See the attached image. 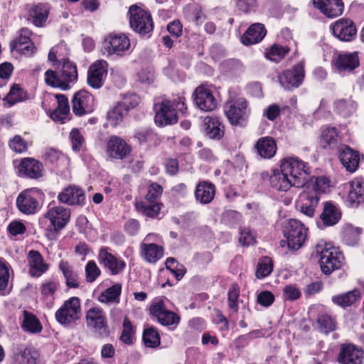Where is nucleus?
<instances>
[{"mask_svg":"<svg viewBox=\"0 0 364 364\" xmlns=\"http://www.w3.org/2000/svg\"><path fill=\"white\" fill-rule=\"evenodd\" d=\"M315 251L318 257L321 269L326 275L341 268L344 263L343 253L338 247L333 246L331 243L321 241L316 245Z\"/></svg>","mask_w":364,"mask_h":364,"instance_id":"nucleus-1","label":"nucleus"},{"mask_svg":"<svg viewBox=\"0 0 364 364\" xmlns=\"http://www.w3.org/2000/svg\"><path fill=\"white\" fill-rule=\"evenodd\" d=\"M61 66L59 73L51 70H47L45 73V82L49 86L67 90L70 89V83H75L77 80V66L67 58L63 60Z\"/></svg>","mask_w":364,"mask_h":364,"instance_id":"nucleus-2","label":"nucleus"},{"mask_svg":"<svg viewBox=\"0 0 364 364\" xmlns=\"http://www.w3.org/2000/svg\"><path fill=\"white\" fill-rule=\"evenodd\" d=\"M224 114L232 126L244 127L247 124L251 109L245 97H230L224 105Z\"/></svg>","mask_w":364,"mask_h":364,"instance_id":"nucleus-3","label":"nucleus"},{"mask_svg":"<svg viewBox=\"0 0 364 364\" xmlns=\"http://www.w3.org/2000/svg\"><path fill=\"white\" fill-rule=\"evenodd\" d=\"M281 168L289 176L294 187H303L311 173L308 164L297 157H287L281 162Z\"/></svg>","mask_w":364,"mask_h":364,"instance_id":"nucleus-4","label":"nucleus"},{"mask_svg":"<svg viewBox=\"0 0 364 364\" xmlns=\"http://www.w3.org/2000/svg\"><path fill=\"white\" fill-rule=\"evenodd\" d=\"M45 218L50 223V228L46 230V236L55 239L58 232L63 230L70 219V210L62 205L49 204Z\"/></svg>","mask_w":364,"mask_h":364,"instance_id":"nucleus-5","label":"nucleus"},{"mask_svg":"<svg viewBox=\"0 0 364 364\" xmlns=\"http://www.w3.org/2000/svg\"><path fill=\"white\" fill-rule=\"evenodd\" d=\"M80 300L77 296H72L65 301L63 304L55 314L56 321L61 325L70 327L76 323L80 318Z\"/></svg>","mask_w":364,"mask_h":364,"instance_id":"nucleus-6","label":"nucleus"},{"mask_svg":"<svg viewBox=\"0 0 364 364\" xmlns=\"http://www.w3.org/2000/svg\"><path fill=\"white\" fill-rule=\"evenodd\" d=\"M308 229L296 219H290L284 230L289 249L297 250L304 244L307 238Z\"/></svg>","mask_w":364,"mask_h":364,"instance_id":"nucleus-7","label":"nucleus"},{"mask_svg":"<svg viewBox=\"0 0 364 364\" xmlns=\"http://www.w3.org/2000/svg\"><path fill=\"white\" fill-rule=\"evenodd\" d=\"M130 40L124 33H111L102 41V52L107 56L122 57L130 48Z\"/></svg>","mask_w":364,"mask_h":364,"instance_id":"nucleus-8","label":"nucleus"},{"mask_svg":"<svg viewBox=\"0 0 364 364\" xmlns=\"http://www.w3.org/2000/svg\"><path fill=\"white\" fill-rule=\"evenodd\" d=\"M129 24L135 32L145 35L152 31L154 23L151 14L146 11L132 5L129 7Z\"/></svg>","mask_w":364,"mask_h":364,"instance_id":"nucleus-9","label":"nucleus"},{"mask_svg":"<svg viewBox=\"0 0 364 364\" xmlns=\"http://www.w3.org/2000/svg\"><path fill=\"white\" fill-rule=\"evenodd\" d=\"M87 326L92 329L99 338H106L109 335L105 312L100 307H92L85 315Z\"/></svg>","mask_w":364,"mask_h":364,"instance_id":"nucleus-10","label":"nucleus"},{"mask_svg":"<svg viewBox=\"0 0 364 364\" xmlns=\"http://www.w3.org/2000/svg\"><path fill=\"white\" fill-rule=\"evenodd\" d=\"M43 193L38 188L26 189L19 193L16 198V207L25 215L35 214L39 208V200Z\"/></svg>","mask_w":364,"mask_h":364,"instance_id":"nucleus-11","label":"nucleus"},{"mask_svg":"<svg viewBox=\"0 0 364 364\" xmlns=\"http://www.w3.org/2000/svg\"><path fill=\"white\" fill-rule=\"evenodd\" d=\"M150 314L162 326H176L181 321L178 314L168 310L161 299H155L149 308Z\"/></svg>","mask_w":364,"mask_h":364,"instance_id":"nucleus-12","label":"nucleus"},{"mask_svg":"<svg viewBox=\"0 0 364 364\" xmlns=\"http://www.w3.org/2000/svg\"><path fill=\"white\" fill-rule=\"evenodd\" d=\"M193 97L195 105L202 112H212L218 107V100L213 91L205 85L197 87Z\"/></svg>","mask_w":364,"mask_h":364,"instance_id":"nucleus-13","label":"nucleus"},{"mask_svg":"<svg viewBox=\"0 0 364 364\" xmlns=\"http://www.w3.org/2000/svg\"><path fill=\"white\" fill-rule=\"evenodd\" d=\"M99 263L107 269L112 275H117L124 271L126 267L125 262L120 257L110 252L107 247H102L99 250L97 256Z\"/></svg>","mask_w":364,"mask_h":364,"instance_id":"nucleus-14","label":"nucleus"},{"mask_svg":"<svg viewBox=\"0 0 364 364\" xmlns=\"http://www.w3.org/2000/svg\"><path fill=\"white\" fill-rule=\"evenodd\" d=\"M156 110L155 123L159 127L173 124L178 122V116L172 101L164 100L160 104L154 106Z\"/></svg>","mask_w":364,"mask_h":364,"instance_id":"nucleus-15","label":"nucleus"},{"mask_svg":"<svg viewBox=\"0 0 364 364\" xmlns=\"http://www.w3.org/2000/svg\"><path fill=\"white\" fill-rule=\"evenodd\" d=\"M330 28L333 36L341 41H352L356 37V26L349 18H341L337 20L331 25Z\"/></svg>","mask_w":364,"mask_h":364,"instance_id":"nucleus-16","label":"nucleus"},{"mask_svg":"<svg viewBox=\"0 0 364 364\" xmlns=\"http://www.w3.org/2000/svg\"><path fill=\"white\" fill-rule=\"evenodd\" d=\"M108 63L105 60L94 62L87 71V82L93 89H100L104 85L108 73Z\"/></svg>","mask_w":364,"mask_h":364,"instance_id":"nucleus-17","label":"nucleus"},{"mask_svg":"<svg viewBox=\"0 0 364 364\" xmlns=\"http://www.w3.org/2000/svg\"><path fill=\"white\" fill-rule=\"evenodd\" d=\"M320 197L316 191L304 188L296 201V207L304 215L313 218Z\"/></svg>","mask_w":364,"mask_h":364,"instance_id":"nucleus-18","label":"nucleus"},{"mask_svg":"<svg viewBox=\"0 0 364 364\" xmlns=\"http://www.w3.org/2000/svg\"><path fill=\"white\" fill-rule=\"evenodd\" d=\"M73 112L77 116L91 113L94 110V97L87 90L77 92L72 100Z\"/></svg>","mask_w":364,"mask_h":364,"instance_id":"nucleus-19","label":"nucleus"},{"mask_svg":"<svg viewBox=\"0 0 364 364\" xmlns=\"http://www.w3.org/2000/svg\"><path fill=\"white\" fill-rule=\"evenodd\" d=\"M304 77V65L303 63H299L292 70L284 71L279 77V80L284 89L290 90L299 87Z\"/></svg>","mask_w":364,"mask_h":364,"instance_id":"nucleus-20","label":"nucleus"},{"mask_svg":"<svg viewBox=\"0 0 364 364\" xmlns=\"http://www.w3.org/2000/svg\"><path fill=\"white\" fill-rule=\"evenodd\" d=\"M131 151V146L119 136H112L107 141L106 153L111 159L123 160L130 154Z\"/></svg>","mask_w":364,"mask_h":364,"instance_id":"nucleus-21","label":"nucleus"},{"mask_svg":"<svg viewBox=\"0 0 364 364\" xmlns=\"http://www.w3.org/2000/svg\"><path fill=\"white\" fill-rule=\"evenodd\" d=\"M19 176L38 179L43 176L44 168L41 162L33 158L23 159L17 166Z\"/></svg>","mask_w":364,"mask_h":364,"instance_id":"nucleus-22","label":"nucleus"},{"mask_svg":"<svg viewBox=\"0 0 364 364\" xmlns=\"http://www.w3.org/2000/svg\"><path fill=\"white\" fill-rule=\"evenodd\" d=\"M32 32L27 28H23L20 30L18 37L10 43L11 49L16 50L17 52L31 56L35 52V46L31 40Z\"/></svg>","mask_w":364,"mask_h":364,"instance_id":"nucleus-23","label":"nucleus"},{"mask_svg":"<svg viewBox=\"0 0 364 364\" xmlns=\"http://www.w3.org/2000/svg\"><path fill=\"white\" fill-rule=\"evenodd\" d=\"M363 351L361 348L352 343H344L341 346L338 355L340 364H362Z\"/></svg>","mask_w":364,"mask_h":364,"instance_id":"nucleus-24","label":"nucleus"},{"mask_svg":"<svg viewBox=\"0 0 364 364\" xmlns=\"http://www.w3.org/2000/svg\"><path fill=\"white\" fill-rule=\"evenodd\" d=\"M261 176L264 180L266 178H268L271 187L279 191H287L294 186L289 176L281 168L280 170H272L271 174L268 172H262Z\"/></svg>","mask_w":364,"mask_h":364,"instance_id":"nucleus-25","label":"nucleus"},{"mask_svg":"<svg viewBox=\"0 0 364 364\" xmlns=\"http://www.w3.org/2000/svg\"><path fill=\"white\" fill-rule=\"evenodd\" d=\"M334 65L340 73L353 72L360 65L358 52L339 53L335 60Z\"/></svg>","mask_w":364,"mask_h":364,"instance_id":"nucleus-26","label":"nucleus"},{"mask_svg":"<svg viewBox=\"0 0 364 364\" xmlns=\"http://www.w3.org/2000/svg\"><path fill=\"white\" fill-rule=\"evenodd\" d=\"M60 202L70 205H83L85 202L84 191L77 186H70L58 196Z\"/></svg>","mask_w":364,"mask_h":364,"instance_id":"nucleus-27","label":"nucleus"},{"mask_svg":"<svg viewBox=\"0 0 364 364\" xmlns=\"http://www.w3.org/2000/svg\"><path fill=\"white\" fill-rule=\"evenodd\" d=\"M313 5L328 18H336L343 12L342 0H312Z\"/></svg>","mask_w":364,"mask_h":364,"instance_id":"nucleus-28","label":"nucleus"},{"mask_svg":"<svg viewBox=\"0 0 364 364\" xmlns=\"http://www.w3.org/2000/svg\"><path fill=\"white\" fill-rule=\"evenodd\" d=\"M254 149L257 154L264 159H270L277 153V146L275 139L272 136H262L256 141Z\"/></svg>","mask_w":364,"mask_h":364,"instance_id":"nucleus-29","label":"nucleus"},{"mask_svg":"<svg viewBox=\"0 0 364 364\" xmlns=\"http://www.w3.org/2000/svg\"><path fill=\"white\" fill-rule=\"evenodd\" d=\"M346 202L350 208H357L364 203V181L362 179L355 178L350 182Z\"/></svg>","mask_w":364,"mask_h":364,"instance_id":"nucleus-30","label":"nucleus"},{"mask_svg":"<svg viewBox=\"0 0 364 364\" xmlns=\"http://www.w3.org/2000/svg\"><path fill=\"white\" fill-rule=\"evenodd\" d=\"M28 259L31 276L39 277L48 270L49 265L44 261L43 256L38 251H29Z\"/></svg>","mask_w":364,"mask_h":364,"instance_id":"nucleus-31","label":"nucleus"},{"mask_svg":"<svg viewBox=\"0 0 364 364\" xmlns=\"http://www.w3.org/2000/svg\"><path fill=\"white\" fill-rule=\"evenodd\" d=\"M339 159L348 172L353 173L358 168L360 162L359 152L348 146H345L340 150Z\"/></svg>","mask_w":364,"mask_h":364,"instance_id":"nucleus-32","label":"nucleus"},{"mask_svg":"<svg viewBox=\"0 0 364 364\" xmlns=\"http://www.w3.org/2000/svg\"><path fill=\"white\" fill-rule=\"evenodd\" d=\"M215 192L216 188L213 183L206 181H200L195 190V198L200 204H209L214 199Z\"/></svg>","mask_w":364,"mask_h":364,"instance_id":"nucleus-33","label":"nucleus"},{"mask_svg":"<svg viewBox=\"0 0 364 364\" xmlns=\"http://www.w3.org/2000/svg\"><path fill=\"white\" fill-rule=\"evenodd\" d=\"M266 34L264 26L260 23H255L252 24L242 35L241 41L245 46L256 44L260 42Z\"/></svg>","mask_w":364,"mask_h":364,"instance_id":"nucleus-34","label":"nucleus"},{"mask_svg":"<svg viewBox=\"0 0 364 364\" xmlns=\"http://www.w3.org/2000/svg\"><path fill=\"white\" fill-rule=\"evenodd\" d=\"M164 247L161 245L140 243L139 253L141 258L149 263L154 264L164 256Z\"/></svg>","mask_w":364,"mask_h":364,"instance_id":"nucleus-35","label":"nucleus"},{"mask_svg":"<svg viewBox=\"0 0 364 364\" xmlns=\"http://www.w3.org/2000/svg\"><path fill=\"white\" fill-rule=\"evenodd\" d=\"M49 14L47 4L39 3L31 6L28 11V20L36 27H41L46 23Z\"/></svg>","mask_w":364,"mask_h":364,"instance_id":"nucleus-36","label":"nucleus"},{"mask_svg":"<svg viewBox=\"0 0 364 364\" xmlns=\"http://www.w3.org/2000/svg\"><path fill=\"white\" fill-rule=\"evenodd\" d=\"M136 210L149 218H157L163 207L162 203L149 202L146 200H141L135 203Z\"/></svg>","mask_w":364,"mask_h":364,"instance_id":"nucleus-37","label":"nucleus"},{"mask_svg":"<svg viewBox=\"0 0 364 364\" xmlns=\"http://www.w3.org/2000/svg\"><path fill=\"white\" fill-rule=\"evenodd\" d=\"M58 268L61 271L65 282V285L70 289H77L80 287V277L74 271L73 267L66 260L59 262Z\"/></svg>","mask_w":364,"mask_h":364,"instance_id":"nucleus-38","label":"nucleus"},{"mask_svg":"<svg viewBox=\"0 0 364 364\" xmlns=\"http://www.w3.org/2000/svg\"><path fill=\"white\" fill-rule=\"evenodd\" d=\"M21 326L25 332L31 334L40 333L43 330L42 324L36 316L26 310L23 311Z\"/></svg>","mask_w":364,"mask_h":364,"instance_id":"nucleus-39","label":"nucleus"},{"mask_svg":"<svg viewBox=\"0 0 364 364\" xmlns=\"http://www.w3.org/2000/svg\"><path fill=\"white\" fill-rule=\"evenodd\" d=\"M28 98L26 90L21 87L18 84H13L9 93L4 97V105L8 107L26 100Z\"/></svg>","mask_w":364,"mask_h":364,"instance_id":"nucleus-40","label":"nucleus"},{"mask_svg":"<svg viewBox=\"0 0 364 364\" xmlns=\"http://www.w3.org/2000/svg\"><path fill=\"white\" fill-rule=\"evenodd\" d=\"M207 136L213 139H220L224 134L223 126L217 117H206L203 120Z\"/></svg>","mask_w":364,"mask_h":364,"instance_id":"nucleus-41","label":"nucleus"},{"mask_svg":"<svg viewBox=\"0 0 364 364\" xmlns=\"http://www.w3.org/2000/svg\"><path fill=\"white\" fill-rule=\"evenodd\" d=\"M55 98L58 106L51 113V118L60 123H65L70 113L68 100L64 95H56Z\"/></svg>","mask_w":364,"mask_h":364,"instance_id":"nucleus-42","label":"nucleus"},{"mask_svg":"<svg viewBox=\"0 0 364 364\" xmlns=\"http://www.w3.org/2000/svg\"><path fill=\"white\" fill-rule=\"evenodd\" d=\"M341 215L338 208L333 203L327 202L324 205L321 219L325 226H332L338 223Z\"/></svg>","mask_w":364,"mask_h":364,"instance_id":"nucleus-43","label":"nucleus"},{"mask_svg":"<svg viewBox=\"0 0 364 364\" xmlns=\"http://www.w3.org/2000/svg\"><path fill=\"white\" fill-rule=\"evenodd\" d=\"M360 298V293L358 289H354L344 294L333 296L332 302L342 308L350 306Z\"/></svg>","mask_w":364,"mask_h":364,"instance_id":"nucleus-44","label":"nucleus"},{"mask_svg":"<svg viewBox=\"0 0 364 364\" xmlns=\"http://www.w3.org/2000/svg\"><path fill=\"white\" fill-rule=\"evenodd\" d=\"M122 293L121 284L117 283L102 292L99 296V301L104 304H119Z\"/></svg>","mask_w":364,"mask_h":364,"instance_id":"nucleus-45","label":"nucleus"},{"mask_svg":"<svg viewBox=\"0 0 364 364\" xmlns=\"http://www.w3.org/2000/svg\"><path fill=\"white\" fill-rule=\"evenodd\" d=\"M363 233L361 228H356L352 225H346L342 233V239L345 244L354 246L358 244L360 235Z\"/></svg>","mask_w":364,"mask_h":364,"instance_id":"nucleus-46","label":"nucleus"},{"mask_svg":"<svg viewBox=\"0 0 364 364\" xmlns=\"http://www.w3.org/2000/svg\"><path fill=\"white\" fill-rule=\"evenodd\" d=\"M356 104L351 99H340L334 102V111L338 114L347 117L355 112Z\"/></svg>","mask_w":364,"mask_h":364,"instance_id":"nucleus-47","label":"nucleus"},{"mask_svg":"<svg viewBox=\"0 0 364 364\" xmlns=\"http://www.w3.org/2000/svg\"><path fill=\"white\" fill-rule=\"evenodd\" d=\"M316 323L318 331L323 333H328L337 328L336 318L328 314H323L318 316Z\"/></svg>","mask_w":364,"mask_h":364,"instance_id":"nucleus-48","label":"nucleus"},{"mask_svg":"<svg viewBox=\"0 0 364 364\" xmlns=\"http://www.w3.org/2000/svg\"><path fill=\"white\" fill-rule=\"evenodd\" d=\"M329 180L326 176L311 177L309 181L305 184V188L316 191L320 197V194L326 191L329 186Z\"/></svg>","mask_w":364,"mask_h":364,"instance_id":"nucleus-49","label":"nucleus"},{"mask_svg":"<svg viewBox=\"0 0 364 364\" xmlns=\"http://www.w3.org/2000/svg\"><path fill=\"white\" fill-rule=\"evenodd\" d=\"M142 340L146 347L155 348L161 343V338L157 329L150 327L144 330Z\"/></svg>","mask_w":364,"mask_h":364,"instance_id":"nucleus-50","label":"nucleus"},{"mask_svg":"<svg viewBox=\"0 0 364 364\" xmlns=\"http://www.w3.org/2000/svg\"><path fill=\"white\" fill-rule=\"evenodd\" d=\"M273 267V261L270 257H263L260 258L257 265L256 277L259 279L267 277L272 273Z\"/></svg>","mask_w":364,"mask_h":364,"instance_id":"nucleus-51","label":"nucleus"},{"mask_svg":"<svg viewBox=\"0 0 364 364\" xmlns=\"http://www.w3.org/2000/svg\"><path fill=\"white\" fill-rule=\"evenodd\" d=\"M289 52L288 46L274 44L265 52V57L274 62H279Z\"/></svg>","mask_w":364,"mask_h":364,"instance_id":"nucleus-52","label":"nucleus"},{"mask_svg":"<svg viewBox=\"0 0 364 364\" xmlns=\"http://www.w3.org/2000/svg\"><path fill=\"white\" fill-rule=\"evenodd\" d=\"M60 288V283L57 280H46L41 285L40 290L43 299L54 300L55 294Z\"/></svg>","mask_w":364,"mask_h":364,"instance_id":"nucleus-53","label":"nucleus"},{"mask_svg":"<svg viewBox=\"0 0 364 364\" xmlns=\"http://www.w3.org/2000/svg\"><path fill=\"white\" fill-rule=\"evenodd\" d=\"M338 133L335 127H323L321 134V143L323 148L333 146L337 143Z\"/></svg>","mask_w":364,"mask_h":364,"instance_id":"nucleus-54","label":"nucleus"},{"mask_svg":"<svg viewBox=\"0 0 364 364\" xmlns=\"http://www.w3.org/2000/svg\"><path fill=\"white\" fill-rule=\"evenodd\" d=\"M165 264L166 268L175 276L178 281L181 280L186 272V267L173 257L167 258Z\"/></svg>","mask_w":364,"mask_h":364,"instance_id":"nucleus-55","label":"nucleus"},{"mask_svg":"<svg viewBox=\"0 0 364 364\" xmlns=\"http://www.w3.org/2000/svg\"><path fill=\"white\" fill-rule=\"evenodd\" d=\"M123 329L119 340L124 344L131 345L134 338V329L131 321L125 317L123 321Z\"/></svg>","mask_w":364,"mask_h":364,"instance_id":"nucleus-56","label":"nucleus"},{"mask_svg":"<svg viewBox=\"0 0 364 364\" xmlns=\"http://www.w3.org/2000/svg\"><path fill=\"white\" fill-rule=\"evenodd\" d=\"M140 102L139 95L133 93H128L123 96L122 100L117 105L125 112H127L130 109L138 106Z\"/></svg>","mask_w":364,"mask_h":364,"instance_id":"nucleus-57","label":"nucleus"},{"mask_svg":"<svg viewBox=\"0 0 364 364\" xmlns=\"http://www.w3.org/2000/svg\"><path fill=\"white\" fill-rule=\"evenodd\" d=\"M162 193V186L156 182H152L147 186V193L144 200L149 202L160 203L158 200L161 198Z\"/></svg>","mask_w":364,"mask_h":364,"instance_id":"nucleus-58","label":"nucleus"},{"mask_svg":"<svg viewBox=\"0 0 364 364\" xmlns=\"http://www.w3.org/2000/svg\"><path fill=\"white\" fill-rule=\"evenodd\" d=\"M69 138L73 151L79 152L82 149L83 145L85 144V138L78 129H73L70 132Z\"/></svg>","mask_w":364,"mask_h":364,"instance_id":"nucleus-59","label":"nucleus"},{"mask_svg":"<svg viewBox=\"0 0 364 364\" xmlns=\"http://www.w3.org/2000/svg\"><path fill=\"white\" fill-rule=\"evenodd\" d=\"M85 277L88 283L94 282L101 274V270L93 260H90L85 266Z\"/></svg>","mask_w":364,"mask_h":364,"instance_id":"nucleus-60","label":"nucleus"},{"mask_svg":"<svg viewBox=\"0 0 364 364\" xmlns=\"http://www.w3.org/2000/svg\"><path fill=\"white\" fill-rule=\"evenodd\" d=\"M239 242L244 246L254 245L256 242L255 232L250 228H241L240 230Z\"/></svg>","mask_w":364,"mask_h":364,"instance_id":"nucleus-61","label":"nucleus"},{"mask_svg":"<svg viewBox=\"0 0 364 364\" xmlns=\"http://www.w3.org/2000/svg\"><path fill=\"white\" fill-rule=\"evenodd\" d=\"M123 109L117 104V105L107 112V120L112 127H117L123 119Z\"/></svg>","mask_w":364,"mask_h":364,"instance_id":"nucleus-62","label":"nucleus"},{"mask_svg":"<svg viewBox=\"0 0 364 364\" xmlns=\"http://www.w3.org/2000/svg\"><path fill=\"white\" fill-rule=\"evenodd\" d=\"M13 70L14 66L11 63L5 62L0 64V87L7 84Z\"/></svg>","mask_w":364,"mask_h":364,"instance_id":"nucleus-63","label":"nucleus"},{"mask_svg":"<svg viewBox=\"0 0 364 364\" xmlns=\"http://www.w3.org/2000/svg\"><path fill=\"white\" fill-rule=\"evenodd\" d=\"M240 296V288L237 284H233L228 291V306L235 312L239 309L238 299Z\"/></svg>","mask_w":364,"mask_h":364,"instance_id":"nucleus-64","label":"nucleus"}]
</instances>
